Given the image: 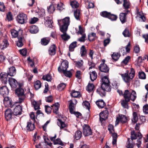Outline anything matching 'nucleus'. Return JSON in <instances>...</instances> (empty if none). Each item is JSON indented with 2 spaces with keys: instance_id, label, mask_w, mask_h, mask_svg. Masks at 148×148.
Here are the masks:
<instances>
[{
  "instance_id": "e2e57ef3",
  "label": "nucleus",
  "mask_w": 148,
  "mask_h": 148,
  "mask_svg": "<svg viewBox=\"0 0 148 148\" xmlns=\"http://www.w3.org/2000/svg\"><path fill=\"white\" fill-rule=\"evenodd\" d=\"M46 145L45 143H39L38 145H36V148H46Z\"/></svg>"
},
{
  "instance_id": "dca6fc26",
  "label": "nucleus",
  "mask_w": 148,
  "mask_h": 148,
  "mask_svg": "<svg viewBox=\"0 0 148 148\" xmlns=\"http://www.w3.org/2000/svg\"><path fill=\"white\" fill-rule=\"evenodd\" d=\"M9 93V89L6 86H3L0 88V94L3 96H7Z\"/></svg>"
},
{
  "instance_id": "3c124183",
  "label": "nucleus",
  "mask_w": 148,
  "mask_h": 148,
  "mask_svg": "<svg viewBox=\"0 0 148 148\" xmlns=\"http://www.w3.org/2000/svg\"><path fill=\"white\" fill-rule=\"evenodd\" d=\"M123 6L126 10L129 8L130 6V2L127 0H124L123 1Z\"/></svg>"
},
{
  "instance_id": "bb28decb",
  "label": "nucleus",
  "mask_w": 148,
  "mask_h": 148,
  "mask_svg": "<svg viewBox=\"0 0 148 148\" xmlns=\"http://www.w3.org/2000/svg\"><path fill=\"white\" fill-rule=\"evenodd\" d=\"M58 103H55L54 104H53L52 107H54L53 108V112L56 114H58V110L59 107L58 106Z\"/></svg>"
},
{
  "instance_id": "4d7b16f0",
  "label": "nucleus",
  "mask_w": 148,
  "mask_h": 148,
  "mask_svg": "<svg viewBox=\"0 0 148 148\" xmlns=\"http://www.w3.org/2000/svg\"><path fill=\"white\" fill-rule=\"evenodd\" d=\"M45 112L48 114H50L51 112L52 108L48 105L45 106Z\"/></svg>"
},
{
  "instance_id": "c85d7f7f",
  "label": "nucleus",
  "mask_w": 148,
  "mask_h": 148,
  "mask_svg": "<svg viewBox=\"0 0 148 148\" xmlns=\"http://www.w3.org/2000/svg\"><path fill=\"white\" fill-rule=\"evenodd\" d=\"M24 38V37L23 36H18V40L16 44L18 47H21L23 45V40Z\"/></svg>"
},
{
  "instance_id": "5fc2aeb1",
  "label": "nucleus",
  "mask_w": 148,
  "mask_h": 148,
  "mask_svg": "<svg viewBox=\"0 0 148 148\" xmlns=\"http://www.w3.org/2000/svg\"><path fill=\"white\" fill-rule=\"evenodd\" d=\"M58 120L59 121L60 123V125L58 124L59 126H60V129L63 128L64 127H66V125L65 123L64 122L62 121L61 119H58Z\"/></svg>"
},
{
  "instance_id": "39448f33",
  "label": "nucleus",
  "mask_w": 148,
  "mask_h": 148,
  "mask_svg": "<svg viewBox=\"0 0 148 148\" xmlns=\"http://www.w3.org/2000/svg\"><path fill=\"white\" fill-rule=\"evenodd\" d=\"M24 91L22 88H17L15 90V94L19 97V102L21 103L25 99V96Z\"/></svg>"
},
{
  "instance_id": "f704fd0d",
  "label": "nucleus",
  "mask_w": 148,
  "mask_h": 148,
  "mask_svg": "<svg viewBox=\"0 0 148 148\" xmlns=\"http://www.w3.org/2000/svg\"><path fill=\"white\" fill-rule=\"evenodd\" d=\"M131 139L132 141L134 140H135L138 137V132L135 133L134 130H133L131 132Z\"/></svg>"
},
{
  "instance_id": "2f4dec72",
  "label": "nucleus",
  "mask_w": 148,
  "mask_h": 148,
  "mask_svg": "<svg viewBox=\"0 0 148 148\" xmlns=\"http://www.w3.org/2000/svg\"><path fill=\"white\" fill-rule=\"evenodd\" d=\"M13 20L12 14L11 12H8L6 14V18L5 19V21H10Z\"/></svg>"
},
{
  "instance_id": "20e7f679",
  "label": "nucleus",
  "mask_w": 148,
  "mask_h": 148,
  "mask_svg": "<svg viewBox=\"0 0 148 148\" xmlns=\"http://www.w3.org/2000/svg\"><path fill=\"white\" fill-rule=\"evenodd\" d=\"M135 75V72L134 69L133 68L130 69V71L127 70L125 73L122 74L121 75L123 81L126 83H130L131 79L134 77Z\"/></svg>"
},
{
  "instance_id": "a18cd8bd",
  "label": "nucleus",
  "mask_w": 148,
  "mask_h": 148,
  "mask_svg": "<svg viewBox=\"0 0 148 148\" xmlns=\"http://www.w3.org/2000/svg\"><path fill=\"white\" fill-rule=\"evenodd\" d=\"M20 31V29L18 31H16L15 29H12L11 30V34L13 37L16 38L18 36V32Z\"/></svg>"
},
{
  "instance_id": "680f3d73",
  "label": "nucleus",
  "mask_w": 148,
  "mask_h": 148,
  "mask_svg": "<svg viewBox=\"0 0 148 148\" xmlns=\"http://www.w3.org/2000/svg\"><path fill=\"white\" fill-rule=\"evenodd\" d=\"M70 101V102L69 105V109L70 112V113H73V108L74 107V106L73 105V103L72 101L71 100Z\"/></svg>"
},
{
  "instance_id": "ddd939ff",
  "label": "nucleus",
  "mask_w": 148,
  "mask_h": 148,
  "mask_svg": "<svg viewBox=\"0 0 148 148\" xmlns=\"http://www.w3.org/2000/svg\"><path fill=\"white\" fill-rule=\"evenodd\" d=\"M12 115H13V112L10 109H8L5 110V116L6 121L11 119Z\"/></svg>"
},
{
  "instance_id": "e433bc0d",
  "label": "nucleus",
  "mask_w": 148,
  "mask_h": 148,
  "mask_svg": "<svg viewBox=\"0 0 148 148\" xmlns=\"http://www.w3.org/2000/svg\"><path fill=\"white\" fill-rule=\"evenodd\" d=\"M81 14L79 10L78 9H76L74 12V16L75 18L78 20L80 19Z\"/></svg>"
},
{
  "instance_id": "7ed1b4c3",
  "label": "nucleus",
  "mask_w": 148,
  "mask_h": 148,
  "mask_svg": "<svg viewBox=\"0 0 148 148\" xmlns=\"http://www.w3.org/2000/svg\"><path fill=\"white\" fill-rule=\"evenodd\" d=\"M132 95L128 96H126V95L124 96V99L121 101V104L122 107L124 108L128 109L129 107L128 105V103L130 100L134 101L136 98V92L132 90Z\"/></svg>"
},
{
  "instance_id": "ea45409f",
  "label": "nucleus",
  "mask_w": 148,
  "mask_h": 148,
  "mask_svg": "<svg viewBox=\"0 0 148 148\" xmlns=\"http://www.w3.org/2000/svg\"><path fill=\"white\" fill-rule=\"evenodd\" d=\"M110 12H108L106 11H103L100 13L101 16L103 17L108 18L110 16Z\"/></svg>"
},
{
  "instance_id": "412c9836",
  "label": "nucleus",
  "mask_w": 148,
  "mask_h": 148,
  "mask_svg": "<svg viewBox=\"0 0 148 148\" xmlns=\"http://www.w3.org/2000/svg\"><path fill=\"white\" fill-rule=\"evenodd\" d=\"M127 14H125L124 13H121L119 15V18L122 23L123 24L127 21Z\"/></svg>"
},
{
  "instance_id": "09e8293b",
  "label": "nucleus",
  "mask_w": 148,
  "mask_h": 148,
  "mask_svg": "<svg viewBox=\"0 0 148 148\" xmlns=\"http://www.w3.org/2000/svg\"><path fill=\"white\" fill-rule=\"evenodd\" d=\"M82 135L81 132L79 130H77L75 133V138L76 139L79 140L81 138Z\"/></svg>"
},
{
  "instance_id": "774afa93",
  "label": "nucleus",
  "mask_w": 148,
  "mask_h": 148,
  "mask_svg": "<svg viewBox=\"0 0 148 148\" xmlns=\"http://www.w3.org/2000/svg\"><path fill=\"white\" fill-rule=\"evenodd\" d=\"M130 58V57L129 56H127L122 62V63H124L125 65L127 64Z\"/></svg>"
},
{
  "instance_id": "13d9d810",
  "label": "nucleus",
  "mask_w": 148,
  "mask_h": 148,
  "mask_svg": "<svg viewBox=\"0 0 148 148\" xmlns=\"http://www.w3.org/2000/svg\"><path fill=\"white\" fill-rule=\"evenodd\" d=\"M108 130L110 133H112V132H115L114 126L112 124H109L108 126Z\"/></svg>"
},
{
  "instance_id": "bf43d9fd",
  "label": "nucleus",
  "mask_w": 148,
  "mask_h": 148,
  "mask_svg": "<svg viewBox=\"0 0 148 148\" xmlns=\"http://www.w3.org/2000/svg\"><path fill=\"white\" fill-rule=\"evenodd\" d=\"M81 37L77 39V41H79L81 42H84L86 40L85 38L86 37V35L85 34H83L82 35Z\"/></svg>"
},
{
  "instance_id": "f8f14e48",
  "label": "nucleus",
  "mask_w": 148,
  "mask_h": 148,
  "mask_svg": "<svg viewBox=\"0 0 148 148\" xmlns=\"http://www.w3.org/2000/svg\"><path fill=\"white\" fill-rule=\"evenodd\" d=\"M26 128L27 131H33L36 128L35 123L34 122V123H32L31 121L29 120L27 122V125Z\"/></svg>"
},
{
  "instance_id": "aec40b11",
  "label": "nucleus",
  "mask_w": 148,
  "mask_h": 148,
  "mask_svg": "<svg viewBox=\"0 0 148 148\" xmlns=\"http://www.w3.org/2000/svg\"><path fill=\"white\" fill-rule=\"evenodd\" d=\"M117 92L119 93L120 96H123V98H124V96L125 95H126V96H128L132 95V92H130L129 90H125L123 93L122 90H117Z\"/></svg>"
},
{
  "instance_id": "c03bdc74",
  "label": "nucleus",
  "mask_w": 148,
  "mask_h": 148,
  "mask_svg": "<svg viewBox=\"0 0 148 148\" xmlns=\"http://www.w3.org/2000/svg\"><path fill=\"white\" fill-rule=\"evenodd\" d=\"M95 86L93 84L88 83L87 86V90L89 92H91L94 89Z\"/></svg>"
},
{
  "instance_id": "a211bd4d",
  "label": "nucleus",
  "mask_w": 148,
  "mask_h": 148,
  "mask_svg": "<svg viewBox=\"0 0 148 148\" xmlns=\"http://www.w3.org/2000/svg\"><path fill=\"white\" fill-rule=\"evenodd\" d=\"M57 47L55 44L51 45L49 48L48 52L49 54L51 56H54L56 53Z\"/></svg>"
},
{
  "instance_id": "f03ea898",
  "label": "nucleus",
  "mask_w": 148,
  "mask_h": 148,
  "mask_svg": "<svg viewBox=\"0 0 148 148\" xmlns=\"http://www.w3.org/2000/svg\"><path fill=\"white\" fill-rule=\"evenodd\" d=\"M16 73V69L14 66L10 67L7 73L5 72H2L0 74L2 82L5 84L7 83L8 75L11 76H14Z\"/></svg>"
},
{
  "instance_id": "2eb2a0df",
  "label": "nucleus",
  "mask_w": 148,
  "mask_h": 148,
  "mask_svg": "<svg viewBox=\"0 0 148 148\" xmlns=\"http://www.w3.org/2000/svg\"><path fill=\"white\" fill-rule=\"evenodd\" d=\"M102 83L101 85L102 87L105 86L106 87H108L111 88V86L109 84L110 82L109 80V79L107 77V76H104L102 79Z\"/></svg>"
},
{
  "instance_id": "de8ad7c7",
  "label": "nucleus",
  "mask_w": 148,
  "mask_h": 148,
  "mask_svg": "<svg viewBox=\"0 0 148 148\" xmlns=\"http://www.w3.org/2000/svg\"><path fill=\"white\" fill-rule=\"evenodd\" d=\"M63 71L62 72L64 74V75L66 77H68L69 78L71 77L72 76V73L70 71H67V70H62Z\"/></svg>"
},
{
  "instance_id": "a878e982",
  "label": "nucleus",
  "mask_w": 148,
  "mask_h": 148,
  "mask_svg": "<svg viewBox=\"0 0 148 148\" xmlns=\"http://www.w3.org/2000/svg\"><path fill=\"white\" fill-rule=\"evenodd\" d=\"M127 145L126 146V148H133L135 145V143L132 142L131 143V140L130 138H127V141L126 143Z\"/></svg>"
},
{
  "instance_id": "1a4fd4ad",
  "label": "nucleus",
  "mask_w": 148,
  "mask_h": 148,
  "mask_svg": "<svg viewBox=\"0 0 148 148\" xmlns=\"http://www.w3.org/2000/svg\"><path fill=\"white\" fill-rule=\"evenodd\" d=\"M69 66V62L67 60H65L62 62L61 63V65L58 68V71L60 73L62 72L63 71L62 70H67V69Z\"/></svg>"
},
{
  "instance_id": "37998d69",
  "label": "nucleus",
  "mask_w": 148,
  "mask_h": 148,
  "mask_svg": "<svg viewBox=\"0 0 148 148\" xmlns=\"http://www.w3.org/2000/svg\"><path fill=\"white\" fill-rule=\"evenodd\" d=\"M41 87L40 82L38 80L36 81L34 84V87L36 90H38Z\"/></svg>"
},
{
  "instance_id": "f3484780",
  "label": "nucleus",
  "mask_w": 148,
  "mask_h": 148,
  "mask_svg": "<svg viewBox=\"0 0 148 148\" xmlns=\"http://www.w3.org/2000/svg\"><path fill=\"white\" fill-rule=\"evenodd\" d=\"M99 70L101 72L108 73L109 68L106 64H101L99 67Z\"/></svg>"
},
{
  "instance_id": "49530a36",
  "label": "nucleus",
  "mask_w": 148,
  "mask_h": 148,
  "mask_svg": "<svg viewBox=\"0 0 148 148\" xmlns=\"http://www.w3.org/2000/svg\"><path fill=\"white\" fill-rule=\"evenodd\" d=\"M142 135L140 132H138V137L139 138L137 140V141L138 143H136V145L138 147H139L141 144V139L142 138Z\"/></svg>"
},
{
  "instance_id": "9d476101",
  "label": "nucleus",
  "mask_w": 148,
  "mask_h": 148,
  "mask_svg": "<svg viewBox=\"0 0 148 148\" xmlns=\"http://www.w3.org/2000/svg\"><path fill=\"white\" fill-rule=\"evenodd\" d=\"M127 118L125 115L119 114V117L116 118V124H118L120 121H121L122 123H124L127 122Z\"/></svg>"
},
{
  "instance_id": "473e14b6",
  "label": "nucleus",
  "mask_w": 148,
  "mask_h": 148,
  "mask_svg": "<svg viewBox=\"0 0 148 148\" xmlns=\"http://www.w3.org/2000/svg\"><path fill=\"white\" fill-rule=\"evenodd\" d=\"M120 56L121 55L119 53H114L112 54L111 56L113 60L115 61H117L118 60Z\"/></svg>"
},
{
  "instance_id": "8fccbe9b",
  "label": "nucleus",
  "mask_w": 148,
  "mask_h": 148,
  "mask_svg": "<svg viewBox=\"0 0 148 148\" xmlns=\"http://www.w3.org/2000/svg\"><path fill=\"white\" fill-rule=\"evenodd\" d=\"M138 76L139 78L141 79H145L146 78L145 74L144 72L142 71L139 72Z\"/></svg>"
},
{
  "instance_id": "f257e3e1",
  "label": "nucleus",
  "mask_w": 148,
  "mask_h": 148,
  "mask_svg": "<svg viewBox=\"0 0 148 148\" xmlns=\"http://www.w3.org/2000/svg\"><path fill=\"white\" fill-rule=\"evenodd\" d=\"M70 18L67 17L62 20H58V24L60 27V30L63 33L61 35V37L65 41L68 40L70 38V36L66 33L68 27L70 24Z\"/></svg>"
},
{
  "instance_id": "7c9ffc66",
  "label": "nucleus",
  "mask_w": 148,
  "mask_h": 148,
  "mask_svg": "<svg viewBox=\"0 0 148 148\" xmlns=\"http://www.w3.org/2000/svg\"><path fill=\"white\" fill-rule=\"evenodd\" d=\"M96 37V34L94 32H92L88 35V39L89 41H92L95 40Z\"/></svg>"
},
{
  "instance_id": "603ef678",
  "label": "nucleus",
  "mask_w": 148,
  "mask_h": 148,
  "mask_svg": "<svg viewBox=\"0 0 148 148\" xmlns=\"http://www.w3.org/2000/svg\"><path fill=\"white\" fill-rule=\"evenodd\" d=\"M70 5L73 8H77L79 7V4L77 1H73L71 2Z\"/></svg>"
},
{
  "instance_id": "0eeeda50",
  "label": "nucleus",
  "mask_w": 148,
  "mask_h": 148,
  "mask_svg": "<svg viewBox=\"0 0 148 148\" xmlns=\"http://www.w3.org/2000/svg\"><path fill=\"white\" fill-rule=\"evenodd\" d=\"M111 90V88L108 87H106L103 86L102 87L101 85V87H99L97 89L96 92L101 97L105 96L106 95L105 91L109 92Z\"/></svg>"
},
{
  "instance_id": "a19ab883",
  "label": "nucleus",
  "mask_w": 148,
  "mask_h": 148,
  "mask_svg": "<svg viewBox=\"0 0 148 148\" xmlns=\"http://www.w3.org/2000/svg\"><path fill=\"white\" fill-rule=\"evenodd\" d=\"M42 79L44 80H46L48 82H51L52 80V77L49 74H47L46 75H44Z\"/></svg>"
},
{
  "instance_id": "393cba45",
  "label": "nucleus",
  "mask_w": 148,
  "mask_h": 148,
  "mask_svg": "<svg viewBox=\"0 0 148 148\" xmlns=\"http://www.w3.org/2000/svg\"><path fill=\"white\" fill-rule=\"evenodd\" d=\"M96 103L98 107L100 108H103L106 105L105 103L102 99L97 101Z\"/></svg>"
},
{
  "instance_id": "864d4df0",
  "label": "nucleus",
  "mask_w": 148,
  "mask_h": 148,
  "mask_svg": "<svg viewBox=\"0 0 148 148\" xmlns=\"http://www.w3.org/2000/svg\"><path fill=\"white\" fill-rule=\"evenodd\" d=\"M54 145H58L62 146H63L64 144L62 142L60 138H57L56 140L54 143Z\"/></svg>"
},
{
  "instance_id": "72a5a7b5",
  "label": "nucleus",
  "mask_w": 148,
  "mask_h": 148,
  "mask_svg": "<svg viewBox=\"0 0 148 148\" xmlns=\"http://www.w3.org/2000/svg\"><path fill=\"white\" fill-rule=\"evenodd\" d=\"M80 53L81 55V56L82 57L86 55V50L84 45L82 46L81 47Z\"/></svg>"
},
{
  "instance_id": "4c0bfd02",
  "label": "nucleus",
  "mask_w": 148,
  "mask_h": 148,
  "mask_svg": "<svg viewBox=\"0 0 148 148\" xmlns=\"http://www.w3.org/2000/svg\"><path fill=\"white\" fill-rule=\"evenodd\" d=\"M47 9L48 12L49 13H53L56 9L54 5L53 4H51L49 7H48Z\"/></svg>"
},
{
  "instance_id": "58836bf2",
  "label": "nucleus",
  "mask_w": 148,
  "mask_h": 148,
  "mask_svg": "<svg viewBox=\"0 0 148 148\" xmlns=\"http://www.w3.org/2000/svg\"><path fill=\"white\" fill-rule=\"evenodd\" d=\"M50 39L49 38H43L41 40V44L43 45H47L49 42Z\"/></svg>"
},
{
  "instance_id": "6e6d98bb",
  "label": "nucleus",
  "mask_w": 148,
  "mask_h": 148,
  "mask_svg": "<svg viewBox=\"0 0 148 148\" xmlns=\"http://www.w3.org/2000/svg\"><path fill=\"white\" fill-rule=\"evenodd\" d=\"M123 34L125 37H129L130 36L129 30L127 28L123 31Z\"/></svg>"
},
{
  "instance_id": "423d86ee",
  "label": "nucleus",
  "mask_w": 148,
  "mask_h": 148,
  "mask_svg": "<svg viewBox=\"0 0 148 148\" xmlns=\"http://www.w3.org/2000/svg\"><path fill=\"white\" fill-rule=\"evenodd\" d=\"M27 16L26 14L21 13L18 14L16 18V20L18 23L23 24L27 22Z\"/></svg>"
},
{
  "instance_id": "c756f323",
  "label": "nucleus",
  "mask_w": 148,
  "mask_h": 148,
  "mask_svg": "<svg viewBox=\"0 0 148 148\" xmlns=\"http://www.w3.org/2000/svg\"><path fill=\"white\" fill-rule=\"evenodd\" d=\"M86 3H88V8L90 9L94 8V2L93 0H87L86 1Z\"/></svg>"
},
{
  "instance_id": "9b49d317",
  "label": "nucleus",
  "mask_w": 148,
  "mask_h": 148,
  "mask_svg": "<svg viewBox=\"0 0 148 148\" xmlns=\"http://www.w3.org/2000/svg\"><path fill=\"white\" fill-rule=\"evenodd\" d=\"M4 97L3 102L4 103H8V106L11 108H14L16 106V104L13 103L11 100H10L9 97L7 96H3Z\"/></svg>"
},
{
  "instance_id": "b1692460",
  "label": "nucleus",
  "mask_w": 148,
  "mask_h": 148,
  "mask_svg": "<svg viewBox=\"0 0 148 148\" xmlns=\"http://www.w3.org/2000/svg\"><path fill=\"white\" fill-rule=\"evenodd\" d=\"M90 78L91 81H94L96 79L97 77V74L95 71H93L91 72H90L89 73Z\"/></svg>"
},
{
  "instance_id": "79ce46f5",
  "label": "nucleus",
  "mask_w": 148,
  "mask_h": 148,
  "mask_svg": "<svg viewBox=\"0 0 148 148\" xmlns=\"http://www.w3.org/2000/svg\"><path fill=\"white\" fill-rule=\"evenodd\" d=\"M133 118L132 119V123L135 124L138 121V117L137 113L136 112H134L133 113Z\"/></svg>"
},
{
  "instance_id": "69168bd1",
  "label": "nucleus",
  "mask_w": 148,
  "mask_h": 148,
  "mask_svg": "<svg viewBox=\"0 0 148 148\" xmlns=\"http://www.w3.org/2000/svg\"><path fill=\"white\" fill-rule=\"evenodd\" d=\"M66 85L63 83L59 84L57 88L60 91L63 90L66 87Z\"/></svg>"
},
{
  "instance_id": "c9c22d12",
  "label": "nucleus",
  "mask_w": 148,
  "mask_h": 148,
  "mask_svg": "<svg viewBox=\"0 0 148 148\" xmlns=\"http://www.w3.org/2000/svg\"><path fill=\"white\" fill-rule=\"evenodd\" d=\"M77 42L74 41L72 42L69 46V50L70 51H73L74 50V48L77 47Z\"/></svg>"
},
{
  "instance_id": "6e6552de",
  "label": "nucleus",
  "mask_w": 148,
  "mask_h": 148,
  "mask_svg": "<svg viewBox=\"0 0 148 148\" xmlns=\"http://www.w3.org/2000/svg\"><path fill=\"white\" fill-rule=\"evenodd\" d=\"M83 134L85 136H88L92 134L91 129L88 125L84 124L83 126Z\"/></svg>"
},
{
  "instance_id": "338daca9",
  "label": "nucleus",
  "mask_w": 148,
  "mask_h": 148,
  "mask_svg": "<svg viewBox=\"0 0 148 148\" xmlns=\"http://www.w3.org/2000/svg\"><path fill=\"white\" fill-rule=\"evenodd\" d=\"M75 62L76 66L78 68H80L83 66V62L82 60L81 61H76Z\"/></svg>"
},
{
  "instance_id": "4be33fe9",
  "label": "nucleus",
  "mask_w": 148,
  "mask_h": 148,
  "mask_svg": "<svg viewBox=\"0 0 148 148\" xmlns=\"http://www.w3.org/2000/svg\"><path fill=\"white\" fill-rule=\"evenodd\" d=\"M29 31L31 34H36L38 31V27L35 25H32L30 27Z\"/></svg>"
},
{
  "instance_id": "5701e85b",
  "label": "nucleus",
  "mask_w": 148,
  "mask_h": 148,
  "mask_svg": "<svg viewBox=\"0 0 148 148\" xmlns=\"http://www.w3.org/2000/svg\"><path fill=\"white\" fill-rule=\"evenodd\" d=\"M99 119L101 122L103 121L106 120L108 118V115L104 113V111L101 112L99 114Z\"/></svg>"
},
{
  "instance_id": "cd10ccee",
  "label": "nucleus",
  "mask_w": 148,
  "mask_h": 148,
  "mask_svg": "<svg viewBox=\"0 0 148 148\" xmlns=\"http://www.w3.org/2000/svg\"><path fill=\"white\" fill-rule=\"evenodd\" d=\"M70 94L71 96L74 98L79 97L81 96L79 91H75V90H73Z\"/></svg>"
},
{
  "instance_id": "4468645a",
  "label": "nucleus",
  "mask_w": 148,
  "mask_h": 148,
  "mask_svg": "<svg viewBox=\"0 0 148 148\" xmlns=\"http://www.w3.org/2000/svg\"><path fill=\"white\" fill-rule=\"evenodd\" d=\"M14 107L15 108L13 112V114L14 115L17 116L18 115H21L22 113V108L20 105L16 106Z\"/></svg>"
},
{
  "instance_id": "0e129e2a",
  "label": "nucleus",
  "mask_w": 148,
  "mask_h": 148,
  "mask_svg": "<svg viewBox=\"0 0 148 148\" xmlns=\"http://www.w3.org/2000/svg\"><path fill=\"white\" fill-rule=\"evenodd\" d=\"M64 5L62 3H60L57 4V10L61 11L64 9Z\"/></svg>"
},
{
  "instance_id": "052dcab7",
  "label": "nucleus",
  "mask_w": 148,
  "mask_h": 148,
  "mask_svg": "<svg viewBox=\"0 0 148 148\" xmlns=\"http://www.w3.org/2000/svg\"><path fill=\"white\" fill-rule=\"evenodd\" d=\"M117 18V15L112 14L110 13V16L109 17L108 19H110L112 21H115L116 20Z\"/></svg>"
},
{
  "instance_id": "6ab92c4d",
  "label": "nucleus",
  "mask_w": 148,
  "mask_h": 148,
  "mask_svg": "<svg viewBox=\"0 0 148 148\" xmlns=\"http://www.w3.org/2000/svg\"><path fill=\"white\" fill-rule=\"evenodd\" d=\"M8 81L12 88H16L17 87L18 82L15 79L9 77L8 79Z\"/></svg>"
}]
</instances>
